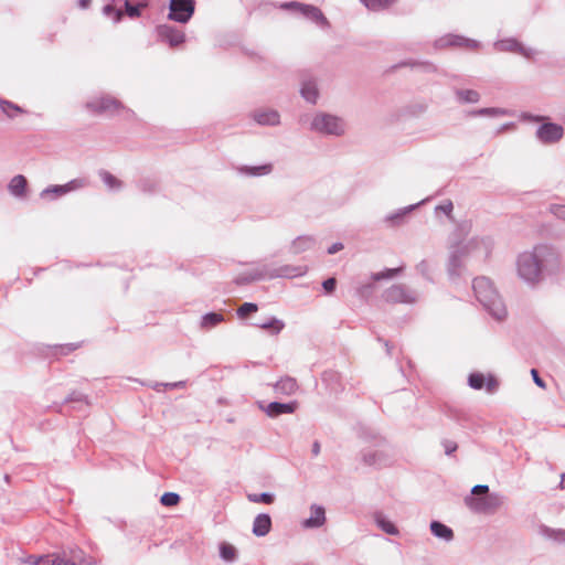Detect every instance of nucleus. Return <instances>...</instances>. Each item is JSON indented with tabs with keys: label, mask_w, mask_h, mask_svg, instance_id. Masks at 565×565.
<instances>
[{
	"label": "nucleus",
	"mask_w": 565,
	"mask_h": 565,
	"mask_svg": "<svg viewBox=\"0 0 565 565\" xmlns=\"http://www.w3.org/2000/svg\"><path fill=\"white\" fill-rule=\"evenodd\" d=\"M436 49H443L446 46H461L469 50H476L480 46V43L476 40L463 38L455 34H447L437 39L434 43Z\"/></svg>",
	"instance_id": "nucleus-13"
},
{
	"label": "nucleus",
	"mask_w": 565,
	"mask_h": 565,
	"mask_svg": "<svg viewBox=\"0 0 565 565\" xmlns=\"http://www.w3.org/2000/svg\"><path fill=\"white\" fill-rule=\"evenodd\" d=\"M223 320H224V317L222 313L207 312L201 319V328L205 329V330H210V329L216 327Z\"/></svg>",
	"instance_id": "nucleus-31"
},
{
	"label": "nucleus",
	"mask_w": 565,
	"mask_h": 565,
	"mask_svg": "<svg viewBox=\"0 0 565 565\" xmlns=\"http://www.w3.org/2000/svg\"><path fill=\"white\" fill-rule=\"evenodd\" d=\"M103 13L108 18H113L114 22L116 23L119 22L124 17V12L119 9H116L111 3H108L103 8Z\"/></svg>",
	"instance_id": "nucleus-41"
},
{
	"label": "nucleus",
	"mask_w": 565,
	"mask_h": 565,
	"mask_svg": "<svg viewBox=\"0 0 565 565\" xmlns=\"http://www.w3.org/2000/svg\"><path fill=\"white\" fill-rule=\"evenodd\" d=\"M297 388L298 385L296 380L289 376L280 379L274 385L275 392L282 395H291L297 391Z\"/></svg>",
	"instance_id": "nucleus-25"
},
{
	"label": "nucleus",
	"mask_w": 565,
	"mask_h": 565,
	"mask_svg": "<svg viewBox=\"0 0 565 565\" xmlns=\"http://www.w3.org/2000/svg\"><path fill=\"white\" fill-rule=\"evenodd\" d=\"M257 305L253 302H244L238 309H237V316L241 319L246 318L249 313L257 311Z\"/></svg>",
	"instance_id": "nucleus-44"
},
{
	"label": "nucleus",
	"mask_w": 565,
	"mask_h": 565,
	"mask_svg": "<svg viewBox=\"0 0 565 565\" xmlns=\"http://www.w3.org/2000/svg\"><path fill=\"white\" fill-rule=\"evenodd\" d=\"M417 65L422 66L425 72H435L436 71V66L428 62L417 63Z\"/></svg>",
	"instance_id": "nucleus-58"
},
{
	"label": "nucleus",
	"mask_w": 565,
	"mask_h": 565,
	"mask_svg": "<svg viewBox=\"0 0 565 565\" xmlns=\"http://www.w3.org/2000/svg\"><path fill=\"white\" fill-rule=\"evenodd\" d=\"M494 50L498 52L519 53L526 58H531L535 54V51L533 49L524 47L515 39H504L494 42Z\"/></svg>",
	"instance_id": "nucleus-14"
},
{
	"label": "nucleus",
	"mask_w": 565,
	"mask_h": 565,
	"mask_svg": "<svg viewBox=\"0 0 565 565\" xmlns=\"http://www.w3.org/2000/svg\"><path fill=\"white\" fill-rule=\"evenodd\" d=\"M274 494L269 493V492H263V493H259V494H249L248 495V500L252 501V502H262V503H265V504H271L274 502Z\"/></svg>",
	"instance_id": "nucleus-43"
},
{
	"label": "nucleus",
	"mask_w": 565,
	"mask_h": 565,
	"mask_svg": "<svg viewBox=\"0 0 565 565\" xmlns=\"http://www.w3.org/2000/svg\"><path fill=\"white\" fill-rule=\"evenodd\" d=\"M179 501L180 495L175 492H166L160 498V503L164 507H174Z\"/></svg>",
	"instance_id": "nucleus-42"
},
{
	"label": "nucleus",
	"mask_w": 565,
	"mask_h": 565,
	"mask_svg": "<svg viewBox=\"0 0 565 565\" xmlns=\"http://www.w3.org/2000/svg\"><path fill=\"white\" fill-rule=\"evenodd\" d=\"M335 286H337V280L333 277L328 278L322 282V287L326 290V292H328V294L332 292L335 289Z\"/></svg>",
	"instance_id": "nucleus-51"
},
{
	"label": "nucleus",
	"mask_w": 565,
	"mask_h": 565,
	"mask_svg": "<svg viewBox=\"0 0 565 565\" xmlns=\"http://www.w3.org/2000/svg\"><path fill=\"white\" fill-rule=\"evenodd\" d=\"M238 171L243 174L249 175V177H260L266 175L270 173L271 171V164H262V166H255V167H248L244 166L238 169Z\"/></svg>",
	"instance_id": "nucleus-30"
},
{
	"label": "nucleus",
	"mask_w": 565,
	"mask_h": 565,
	"mask_svg": "<svg viewBox=\"0 0 565 565\" xmlns=\"http://www.w3.org/2000/svg\"><path fill=\"white\" fill-rule=\"evenodd\" d=\"M508 113L503 108H480L478 110L470 111V116H492V117H499V116H505Z\"/></svg>",
	"instance_id": "nucleus-37"
},
{
	"label": "nucleus",
	"mask_w": 565,
	"mask_h": 565,
	"mask_svg": "<svg viewBox=\"0 0 565 565\" xmlns=\"http://www.w3.org/2000/svg\"><path fill=\"white\" fill-rule=\"evenodd\" d=\"M301 96L310 104H316L319 97L317 83L313 78H303L300 88Z\"/></svg>",
	"instance_id": "nucleus-20"
},
{
	"label": "nucleus",
	"mask_w": 565,
	"mask_h": 565,
	"mask_svg": "<svg viewBox=\"0 0 565 565\" xmlns=\"http://www.w3.org/2000/svg\"><path fill=\"white\" fill-rule=\"evenodd\" d=\"M467 233L468 225H461L449 238L447 271L450 279L459 278L462 275L467 258L486 259L492 250L493 242L488 236H475L467 242H461L460 237Z\"/></svg>",
	"instance_id": "nucleus-2"
},
{
	"label": "nucleus",
	"mask_w": 565,
	"mask_h": 565,
	"mask_svg": "<svg viewBox=\"0 0 565 565\" xmlns=\"http://www.w3.org/2000/svg\"><path fill=\"white\" fill-rule=\"evenodd\" d=\"M194 0H170L169 19L179 23H186L194 13Z\"/></svg>",
	"instance_id": "nucleus-9"
},
{
	"label": "nucleus",
	"mask_w": 565,
	"mask_h": 565,
	"mask_svg": "<svg viewBox=\"0 0 565 565\" xmlns=\"http://www.w3.org/2000/svg\"><path fill=\"white\" fill-rule=\"evenodd\" d=\"M55 557L61 559L57 565H83L86 563L85 553L76 545L67 546L54 552Z\"/></svg>",
	"instance_id": "nucleus-12"
},
{
	"label": "nucleus",
	"mask_w": 565,
	"mask_h": 565,
	"mask_svg": "<svg viewBox=\"0 0 565 565\" xmlns=\"http://www.w3.org/2000/svg\"><path fill=\"white\" fill-rule=\"evenodd\" d=\"M152 188H153V184H151L150 181H148V180H143L140 182V189L143 192L152 191Z\"/></svg>",
	"instance_id": "nucleus-59"
},
{
	"label": "nucleus",
	"mask_w": 565,
	"mask_h": 565,
	"mask_svg": "<svg viewBox=\"0 0 565 565\" xmlns=\"http://www.w3.org/2000/svg\"><path fill=\"white\" fill-rule=\"evenodd\" d=\"M531 375L533 377L534 383L539 386L544 388L545 382L540 377L539 372L535 369L531 370Z\"/></svg>",
	"instance_id": "nucleus-54"
},
{
	"label": "nucleus",
	"mask_w": 565,
	"mask_h": 565,
	"mask_svg": "<svg viewBox=\"0 0 565 565\" xmlns=\"http://www.w3.org/2000/svg\"><path fill=\"white\" fill-rule=\"evenodd\" d=\"M271 529V518L267 513L258 514L253 522V534L262 537L269 533Z\"/></svg>",
	"instance_id": "nucleus-22"
},
{
	"label": "nucleus",
	"mask_w": 565,
	"mask_h": 565,
	"mask_svg": "<svg viewBox=\"0 0 565 565\" xmlns=\"http://www.w3.org/2000/svg\"><path fill=\"white\" fill-rule=\"evenodd\" d=\"M61 564V559L55 557L54 553L39 556L35 565H57Z\"/></svg>",
	"instance_id": "nucleus-45"
},
{
	"label": "nucleus",
	"mask_w": 565,
	"mask_h": 565,
	"mask_svg": "<svg viewBox=\"0 0 565 565\" xmlns=\"http://www.w3.org/2000/svg\"><path fill=\"white\" fill-rule=\"evenodd\" d=\"M416 269L423 277H425L428 280H431L430 266H429L428 262H426V260L419 262L416 266Z\"/></svg>",
	"instance_id": "nucleus-47"
},
{
	"label": "nucleus",
	"mask_w": 565,
	"mask_h": 565,
	"mask_svg": "<svg viewBox=\"0 0 565 565\" xmlns=\"http://www.w3.org/2000/svg\"><path fill=\"white\" fill-rule=\"evenodd\" d=\"M402 270H403V267L388 268L383 271L372 274L371 278L374 281H380L382 279H391V278H394L395 276H397L399 273H402Z\"/></svg>",
	"instance_id": "nucleus-38"
},
{
	"label": "nucleus",
	"mask_w": 565,
	"mask_h": 565,
	"mask_svg": "<svg viewBox=\"0 0 565 565\" xmlns=\"http://www.w3.org/2000/svg\"><path fill=\"white\" fill-rule=\"evenodd\" d=\"M78 4L82 9H86L90 4V0H79Z\"/></svg>",
	"instance_id": "nucleus-62"
},
{
	"label": "nucleus",
	"mask_w": 565,
	"mask_h": 565,
	"mask_svg": "<svg viewBox=\"0 0 565 565\" xmlns=\"http://www.w3.org/2000/svg\"><path fill=\"white\" fill-rule=\"evenodd\" d=\"M488 492H489V487L486 486V484H477L471 490V493L477 495V497L480 495V494L486 495V494H488Z\"/></svg>",
	"instance_id": "nucleus-53"
},
{
	"label": "nucleus",
	"mask_w": 565,
	"mask_h": 565,
	"mask_svg": "<svg viewBox=\"0 0 565 565\" xmlns=\"http://www.w3.org/2000/svg\"><path fill=\"white\" fill-rule=\"evenodd\" d=\"M320 450H321V446H320V443L318 440L313 441L312 444V448H311V452L315 457H317L319 454H320Z\"/></svg>",
	"instance_id": "nucleus-60"
},
{
	"label": "nucleus",
	"mask_w": 565,
	"mask_h": 565,
	"mask_svg": "<svg viewBox=\"0 0 565 565\" xmlns=\"http://www.w3.org/2000/svg\"><path fill=\"white\" fill-rule=\"evenodd\" d=\"M255 326L269 331L271 334H278L285 328L284 321L275 317H270L260 323H256Z\"/></svg>",
	"instance_id": "nucleus-28"
},
{
	"label": "nucleus",
	"mask_w": 565,
	"mask_h": 565,
	"mask_svg": "<svg viewBox=\"0 0 565 565\" xmlns=\"http://www.w3.org/2000/svg\"><path fill=\"white\" fill-rule=\"evenodd\" d=\"M26 179L23 175L18 174L11 179L9 183V191L14 196H22L26 189Z\"/></svg>",
	"instance_id": "nucleus-29"
},
{
	"label": "nucleus",
	"mask_w": 565,
	"mask_h": 565,
	"mask_svg": "<svg viewBox=\"0 0 565 565\" xmlns=\"http://www.w3.org/2000/svg\"><path fill=\"white\" fill-rule=\"evenodd\" d=\"M254 120L263 126H277L280 122V115L274 109H258L253 113Z\"/></svg>",
	"instance_id": "nucleus-18"
},
{
	"label": "nucleus",
	"mask_w": 565,
	"mask_h": 565,
	"mask_svg": "<svg viewBox=\"0 0 565 565\" xmlns=\"http://www.w3.org/2000/svg\"><path fill=\"white\" fill-rule=\"evenodd\" d=\"M418 204H412L409 206H406L404 209H399L394 213L388 214L385 217V222L388 223L391 226H398L404 222L405 216L411 213L413 210L416 209Z\"/></svg>",
	"instance_id": "nucleus-26"
},
{
	"label": "nucleus",
	"mask_w": 565,
	"mask_h": 565,
	"mask_svg": "<svg viewBox=\"0 0 565 565\" xmlns=\"http://www.w3.org/2000/svg\"><path fill=\"white\" fill-rule=\"evenodd\" d=\"M467 504L477 512L494 511L503 503V497L499 493H488L483 497H468Z\"/></svg>",
	"instance_id": "nucleus-8"
},
{
	"label": "nucleus",
	"mask_w": 565,
	"mask_h": 565,
	"mask_svg": "<svg viewBox=\"0 0 565 565\" xmlns=\"http://www.w3.org/2000/svg\"><path fill=\"white\" fill-rule=\"evenodd\" d=\"M561 268L558 253L548 245H536L516 258V273L530 286H536L545 276L556 275Z\"/></svg>",
	"instance_id": "nucleus-1"
},
{
	"label": "nucleus",
	"mask_w": 565,
	"mask_h": 565,
	"mask_svg": "<svg viewBox=\"0 0 565 565\" xmlns=\"http://www.w3.org/2000/svg\"><path fill=\"white\" fill-rule=\"evenodd\" d=\"M316 238L311 235H301L295 238L291 243L290 250L292 254H301L306 250L313 248Z\"/></svg>",
	"instance_id": "nucleus-23"
},
{
	"label": "nucleus",
	"mask_w": 565,
	"mask_h": 565,
	"mask_svg": "<svg viewBox=\"0 0 565 565\" xmlns=\"http://www.w3.org/2000/svg\"><path fill=\"white\" fill-rule=\"evenodd\" d=\"M455 95L460 104H476L480 100V94L475 89H456Z\"/></svg>",
	"instance_id": "nucleus-27"
},
{
	"label": "nucleus",
	"mask_w": 565,
	"mask_h": 565,
	"mask_svg": "<svg viewBox=\"0 0 565 565\" xmlns=\"http://www.w3.org/2000/svg\"><path fill=\"white\" fill-rule=\"evenodd\" d=\"M284 10L292 11L301 14L303 18L316 23L319 28L327 30L330 28V22L323 12L316 6L307 4L298 1H289L280 4Z\"/></svg>",
	"instance_id": "nucleus-5"
},
{
	"label": "nucleus",
	"mask_w": 565,
	"mask_h": 565,
	"mask_svg": "<svg viewBox=\"0 0 565 565\" xmlns=\"http://www.w3.org/2000/svg\"><path fill=\"white\" fill-rule=\"evenodd\" d=\"M158 35L162 41H166L170 46L174 47L184 42L185 35L181 30H178L171 25H159L157 28Z\"/></svg>",
	"instance_id": "nucleus-15"
},
{
	"label": "nucleus",
	"mask_w": 565,
	"mask_h": 565,
	"mask_svg": "<svg viewBox=\"0 0 565 565\" xmlns=\"http://www.w3.org/2000/svg\"><path fill=\"white\" fill-rule=\"evenodd\" d=\"M0 107L2 111L10 118L14 117L17 114L22 113V109L18 105L4 99H0Z\"/></svg>",
	"instance_id": "nucleus-40"
},
{
	"label": "nucleus",
	"mask_w": 565,
	"mask_h": 565,
	"mask_svg": "<svg viewBox=\"0 0 565 565\" xmlns=\"http://www.w3.org/2000/svg\"><path fill=\"white\" fill-rule=\"evenodd\" d=\"M429 527L434 536L446 542H450L454 540V531L446 524L439 521H431Z\"/></svg>",
	"instance_id": "nucleus-24"
},
{
	"label": "nucleus",
	"mask_w": 565,
	"mask_h": 565,
	"mask_svg": "<svg viewBox=\"0 0 565 565\" xmlns=\"http://www.w3.org/2000/svg\"><path fill=\"white\" fill-rule=\"evenodd\" d=\"M551 212L559 220L565 221V205H552Z\"/></svg>",
	"instance_id": "nucleus-50"
},
{
	"label": "nucleus",
	"mask_w": 565,
	"mask_h": 565,
	"mask_svg": "<svg viewBox=\"0 0 565 565\" xmlns=\"http://www.w3.org/2000/svg\"><path fill=\"white\" fill-rule=\"evenodd\" d=\"M185 386V382L184 381H179V382H173V383H166L164 384V388H180V387H184Z\"/></svg>",
	"instance_id": "nucleus-57"
},
{
	"label": "nucleus",
	"mask_w": 565,
	"mask_h": 565,
	"mask_svg": "<svg viewBox=\"0 0 565 565\" xmlns=\"http://www.w3.org/2000/svg\"><path fill=\"white\" fill-rule=\"evenodd\" d=\"M307 266H292V265H284L273 269L270 273L265 275L257 274L252 276L250 278L241 277L237 279L238 284H245L250 280L260 279L263 276H267L268 278H295L303 276L307 273Z\"/></svg>",
	"instance_id": "nucleus-7"
},
{
	"label": "nucleus",
	"mask_w": 565,
	"mask_h": 565,
	"mask_svg": "<svg viewBox=\"0 0 565 565\" xmlns=\"http://www.w3.org/2000/svg\"><path fill=\"white\" fill-rule=\"evenodd\" d=\"M535 136L542 143L553 145L564 137V128L555 122H543L537 127Z\"/></svg>",
	"instance_id": "nucleus-10"
},
{
	"label": "nucleus",
	"mask_w": 565,
	"mask_h": 565,
	"mask_svg": "<svg viewBox=\"0 0 565 565\" xmlns=\"http://www.w3.org/2000/svg\"><path fill=\"white\" fill-rule=\"evenodd\" d=\"M326 512L320 505H311V515L302 522V525L307 529H317L324 524Z\"/></svg>",
	"instance_id": "nucleus-21"
},
{
	"label": "nucleus",
	"mask_w": 565,
	"mask_h": 565,
	"mask_svg": "<svg viewBox=\"0 0 565 565\" xmlns=\"http://www.w3.org/2000/svg\"><path fill=\"white\" fill-rule=\"evenodd\" d=\"M164 384L166 383H156L152 387L157 391V392H162L164 388Z\"/></svg>",
	"instance_id": "nucleus-63"
},
{
	"label": "nucleus",
	"mask_w": 565,
	"mask_h": 565,
	"mask_svg": "<svg viewBox=\"0 0 565 565\" xmlns=\"http://www.w3.org/2000/svg\"><path fill=\"white\" fill-rule=\"evenodd\" d=\"M375 522L379 525V527H381V530L384 531L385 533H387L390 535L398 534V530L394 525V523L388 521L383 514L376 513L375 514Z\"/></svg>",
	"instance_id": "nucleus-34"
},
{
	"label": "nucleus",
	"mask_w": 565,
	"mask_h": 565,
	"mask_svg": "<svg viewBox=\"0 0 565 565\" xmlns=\"http://www.w3.org/2000/svg\"><path fill=\"white\" fill-rule=\"evenodd\" d=\"M452 210H454V205H452L451 201H446V202L439 204L438 206H436V212H441V213L446 214L447 216L451 215Z\"/></svg>",
	"instance_id": "nucleus-48"
},
{
	"label": "nucleus",
	"mask_w": 565,
	"mask_h": 565,
	"mask_svg": "<svg viewBox=\"0 0 565 565\" xmlns=\"http://www.w3.org/2000/svg\"><path fill=\"white\" fill-rule=\"evenodd\" d=\"M220 555L225 562H233L236 558V548L227 543L220 545Z\"/></svg>",
	"instance_id": "nucleus-39"
},
{
	"label": "nucleus",
	"mask_w": 565,
	"mask_h": 565,
	"mask_svg": "<svg viewBox=\"0 0 565 565\" xmlns=\"http://www.w3.org/2000/svg\"><path fill=\"white\" fill-rule=\"evenodd\" d=\"M39 558V556H35V555H30L28 558H26V563L28 564H31V565H35V562L36 559Z\"/></svg>",
	"instance_id": "nucleus-61"
},
{
	"label": "nucleus",
	"mask_w": 565,
	"mask_h": 565,
	"mask_svg": "<svg viewBox=\"0 0 565 565\" xmlns=\"http://www.w3.org/2000/svg\"><path fill=\"white\" fill-rule=\"evenodd\" d=\"M86 107L93 113L115 115L122 108V105L114 97L103 96L89 100Z\"/></svg>",
	"instance_id": "nucleus-11"
},
{
	"label": "nucleus",
	"mask_w": 565,
	"mask_h": 565,
	"mask_svg": "<svg viewBox=\"0 0 565 565\" xmlns=\"http://www.w3.org/2000/svg\"><path fill=\"white\" fill-rule=\"evenodd\" d=\"M67 186L64 184V185H52V186H49L46 189H44L42 192H41V196L42 198H45L46 195L51 194V193H54L56 195H63L65 193H67Z\"/></svg>",
	"instance_id": "nucleus-46"
},
{
	"label": "nucleus",
	"mask_w": 565,
	"mask_h": 565,
	"mask_svg": "<svg viewBox=\"0 0 565 565\" xmlns=\"http://www.w3.org/2000/svg\"><path fill=\"white\" fill-rule=\"evenodd\" d=\"M147 7L146 0H139L136 4H132L129 0L125 1V12L131 18H138L141 14V9Z\"/></svg>",
	"instance_id": "nucleus-35"
},
{
	"label": "nucleus",
	"mask_w": 565,
	"mask_h": 565,
	"mask_svg": "<svg viewBox=\"0 0 565 565\" xmlns=\"http://www.w3.org/2000/svg\"><path fill=\"white\" fill-rule=\"evenodd\" d=\"M99 177L109 190H120L122 188V182L106 170H100Z\"/></svg>",
	"instance_id": "nucleus-33"
},
{
	"label": "nucleus",
	"mask_w": 565,
	"mask_h": 565,
	"mask_svg": "<svg viewBox=\"0 0 565 565\" xmlns=\"http://www.w3.org/2000/svg\"><path fill=\"white\" fill-rule=\"evenodd\" d=\"M67 186V191L77 190L84 188L86 185V181L84 179H74L65 184Z\"/></svg>",
	"instance_id": "nucleus-49"
},
{
	"label": "nucleus",
	"mask_w": 565,
	"mask_h": 565,
	"mask_svg": "<svg viewBox=\"0 0 565 565\" xmlns=\"http://www.w3.org/2000/svg\"><path fill=\"white\" fill-rule=\"evenodd\" d=\"M85 401V396L81 393H72L66 402H84Z\"/></svg>",
	"instance_id": "nucleus-55"
},
{
	"label": "nucleus",
	"mask_w": 565,
	"mask_h": 565,
	"mask_svg": "<svg viewBox=\"0 0 565 565\" xmlns=\"http://www.w3.org/2000/svg\"><path fill=\"white\" fill-rule=\"evenodd\" d=\"M540 532L546 539L553 540L558 543H565V530H556L547 526H542Z\"/></svg>",
	"instance_id": "nucleus-36"
},
{
	"label": "nucleus",
	"mask_w": 565,
	"mask_h": 565,
	"mask_svg": "<svg viewBox=\"0 0 565 565\" xmlns=\"http://www.w3.org/2000/svg\"><path fill=\"white\" fill-rule=\"evenodd\" d=\"M383 299L391 303H415L418 299V295L415 290L408 288L403 284L392 285L383 292Z\"/></svg>",
	"instance_id": "nucleus-6"
},
{
	"label": "nucleus",
	"mask_w": 565,
	"mask_h": 565,
	"mask_svg": "<svg viewBox=\"0 0 565 565\" xmlns=\"http://www.w3.org/2000/svg\"><path fill=\"white\" fill-rule=\"evenodd\" d=\"M527 118H530L534 121H543L545 119V117H543V116H532V115L527 116Z\"/></svg>",
	"instance_id": "nucleus-64"
},
{
	"label": "nucleus",
	"mask_w": 565,
	"mask_h": 565,
	"mask_svg": "<svg viewBox=\"0 0 565 565\" xmlns=\"http://www.w3.org/2000/svg\"><path fill=\"white\" fill-rule=\"evenodd\" d=\"M362 460L366 466L381 468L390 462V456L385 450H364Z\"/></svg>",
	"instance_id": "nucleus-16"
},
{
	"label": "nucleus",
	"mask_w": 565,
	"mask_h": 565,
	"mask_svg": "<svg viewBox=\"0 0 565 565\" xmlns=\"http://www.w3.org/2000/svg\"><path fill=\"white\" fill-rule=\"evenodd\" d=\"M443 446L445 449V454L448 456L451 455L452 452H455L458 447L457 444L452 440H444Z\"/></svg>",
	"instance_id": "nucleus-52"
},
{
	"label": "nucleus",
	"mask_w": 565,
	"mask_h": 565,
	"mask_svg": "<svg viewBox=\"0 0 565 565\" xmlns=\"http://www.w3.org/2000/svg\"><path fill=\"white\" fill-rule=\"evenodd\" d=\"M472 289L477 300L490 316L502 321L507 317V308L492 281L484 276L473 279Z\"/></svg>",
	"instance_id": "nucleus-3"
},
{
	"label": "nucleus",
	"mask_w": 565,
	"mask_h": 565,
	"mask_svg": "<svg viewBox=\"0 0 565 565\" xmlns=\"http://www.w3.org/2000/svg\"><path fill=\"white\" fill-rule=\"evenodd\" d=\"M296 408H297L296 402H290V403L271 402L266 406L265 413L269 417H278L282 414H292L296 411Z\"/></svg>",
	"instance_id": "nucleus-19"
},
{
	"label": "nucleus",
	"mask_w": 565,
	"mask_h": 565,
	"mask_svg": "<svg viewBox=\"0 0 565 565\" xmlns=\"http://www.w3.org/2000/svg\"><path fill=\"white\" fill-rule=\"evenodd\" d=\"M468 384L473 390H481L486 386L489 393H493L498 388V381L493 376H489L486 381L481 373H471L468 377Z\"/></svg>",
	"instance_id": "nucleus-17"
},
{
	"label": "nucleus",
	"mask_w": 565,
	"mask_h": 565,
	"mask_svg": "<svg viewBox=\"0 0 565 565\" xmlns=\"http://www.w3.org/2000/svg\"><path fill=\"white\" fill-rule=\"evenodd\" d=\"M369 10L380 11L394 6L398 0H360Z\"/></svg>",
	"instance_id": "nucleus-32"
},
{
	"label": "nucleus",
	"mask_w": 565,
	"mask_h": 565,
	"mask_svg": "<svg viewBox=\"0 0 565 565\" xmlns=\"http://www.w3.org/2000/svg\"><path fill=\"white\" fill-rule=\"evenodd\" d=\"M345 121L335 115L318 113L312 117L310 129L315 132L340 137L345 132Z\"/></svg>",
	"instance_id": "nucleus-4"
},
{
	"label": "nucleus",
	"mask_w": 565,
	"mask_h": 565,
	"mask_svg": "<svg viewBox=\"0 0 565 565\" xmlns=\"http://www.w3.org/2000/svg\"><path fill=\"white\" fill-rule=\"evenodd\" d=\"M343 249L342 243H334L328 248V254L333 255Z\"/></svg>",
	"instance_id": "nucleus-56"
}]
</instances>
